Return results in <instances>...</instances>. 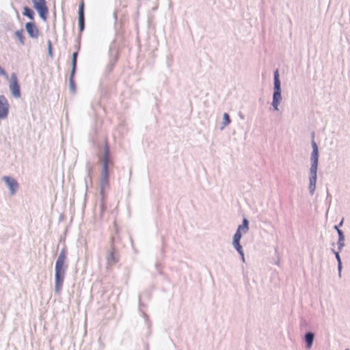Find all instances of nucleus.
I'll return each instance as SVG.
<instances>
[{"instance_id":"1","label":"nucleus","mask_w":350,"mask_h":350,"mask_svg":"<svg viewBox=\"0 0 350 350\" xmlns=\"http://www.w3.org/2000/svg\"><path fill=\"white\" fill-rule=\"evenodd\" d=\"M312 151L310 154L311 165L308 172V191L313 196L316 190L317 181V170L319 165V148L314 139L311 142Z\"/></svg>"},{"instance_id":"2","label":"nucleus","mask_w":350,"mask_h":350,"mask_svg":"<svg viewBox=\"0 0 350 350\" xmlns=\"http://www.w3.org/2000/svg\"><path fill=\"white\" fill-rule=\"evenodd\" d=\"M281 100H282V95H281L280 81L279 79L278 70H276L274 72L273 94V100H272V106L275 111L279 110V105H280Z\"/></svg>"},{"instance_id":"3","label":"nucleus","mask_w":350,"mask_h":350,"mask_svg":"<svg viewBox=\"0 0 350 350\" xmlns=\"http://www.w3.org/2000/svg\"><path fill=\"white\" fill-rule=\"evenodd\" d=\"M249 229L248 227V220H243V223L242 225L239 226L236 233L233 237L232 244L234 247L236 248L237 252L241 255L243 259H244L243 252L242 250V247L240 245V239L242 237V233H245L247 232Z\"/></svg>"},{"instance_id":"4","label":"nucleus","mask_w":350,"mask_h":350,"mask_svg":"<svg viewBox=\"0 0 350 350\" xmlns=\"http://www.w3.org/2000/svg\"><path fill=\"white\" fill-rule=\"evenodd\" d=\"M109 172L101 171L99 180V193L100 200L103 202L107 196V192L110 189Z\"/></svg>"},{"instance_id":"5","label":"nucleus","mask_w":350,"mask_h":350,"mask_svg":"<svg viewBox=\"0 0 350 350\" xmlns=\"http://www.w3.org/2000/svg\"><path fill=\"white\" fill-rule=\"evenodd\" d=\"M33 8L37 11L40 17L45 21L47 18L48 8L46 0H31Z\"/></svg>"},{"instance_id":"6","label":"nucleus","mask_w":350,"mask_h":350,"mask_svg":"<svg viewBox=\"0 0 350 350\" xmlns=\"http://www.w3.org/2000/svg\"><path fill=\"white\" fill-rule=\"evenodd\" d=\"M66 259V254L64 251H62L57 258L55 263V275H65L66 265L65 261Z\"/></svg>"},{"instance_id":"7","label":"nucleus","mask_w":350,"mask_h":350,"mask_svg":"<svg viewBox=\"0 0 350 350\" xmlns=\"http://www.w3.org/2000/svg\"><path fill=\"white\" fill-rule=\"evenodd\" d=\"M9 88H10L12 95L14 98H18L21 97V94L20 86H19V84L18 82V79H17L16 75L14 72L11 74Z\"/></svg>"},{"instance_id":"8","label":"nucleus","mask_w":350,"mask_h":350,"mask_svg":"<svg viewBox=\"0 0 350 350\" xmlns=\"http://www.w3.org/2000/svg\"><path fill=\"white\" fill-rule=\"evenodd\" d=\"M9 111V103L3 95H0V119L7 118Z\"/></svg>"},{"instance_id":"9","label":"nucleus","mask_w":350,"mask_h":350,"mask_svg":"<svg viewBox=\"0 0 350 350\" xmlns=\"http://www.w3.org/2000/svg\"><path fill=\"white\" fill-rule=\"evenodd\" d=\"M3 180L8 187L10 195L12 196L15 194L18 188V184L17 181L14 178L8 176H3Z\"/></svg>"},{"instance_id":"10","label":"nucleus","mask_w":350,"mask_h":350,"mask_svg":"<svg viewBox=\"0 0 350 350\" xmlns=\"http://www.w3.org/2000/svg\"><path fill=\"white\" fill-rule=\"evenodd\" d=\"M25 29L31 38L37 39L38 38L39 31L33 23H27L25 24Z\"/></svg>"},{"instance_id":"11","label":"nucleus","mask_w":350,"mask_h":350,"mask_svg":"<svg viewBox=\"0 0 350 350\" xmlns=\"http://www.w3.org/2000/svg\"><path fill=\"white\" fill-rule=\"evenodd\" d=\"M109 150L108 146H106L104 150V154L103 158V167L101 171L109 172Z\"/></svg>"},{"instance_id":"12","label":"nucleus","mask_w":350,"mask_h":350,"mask_svg":"<svg viewBox=\"0 0 350 350\" xmlns=\"http://www.w3.org/2000/svg\"><path fill=\"white\" fill-rule=\"evenodd\" d=\"M83 6V3H81L79 9V25L81 31L83 30L85 25Z\"/></svg>"},{"instance_id":"13","label":"nucleus","mask_w":350,"mask_h":350,"mask_svg":"<svg viewBox=\"0 0 350 350\" xmlns=\"http://www.w3.org/2000/svg\"><path fill=\"white\" fill-rule=\"evenodd\" d=\"M64 275H55V291L59 293L62 287Z\"/></svg>"},{"instance_id":"14","label":"nucleus","mask_w":350,"mask_h":350,"mask_svg":"<svg viewBox=\"0 0 350 350\" xmlns=\"http://www.w3.org/2000/svg\"><path fill=\"white\" fill-rule=\"evenodd\" d=\"M118 260V257L116 254L114 249L110 252L109 256L107 257V262L110 265H113L116 263Z\"/></svg>"},{"instance_id":"15","label":"nucleus","mask_w":350,"mask_h":350,"mask_svg":"<svg viewBox=\"0 0 350 350\" xmlns=\"http://www.w3.org/2000/svg\"><path fill=\"white\" fill-rule=\"evenodd\" d=\"M306 342L307 344V347L310 349L314 340V334L311 332H308L305 336Z\"/></svg>"},{"instance_id":"16","label":"nucleus","mask_w":350,"mask_h":350,"mask_svg":"<svg viewBox=\"0 0 350 350\" xmlns=\"http://www.w3.org/2000/svg\"><path fill=\"white\" fill-rule=\"evenodd\" d=\"M335 228L337 230V232H338V236H339L338 247H339V249H341L344 246L345 237L343 235L342 232L337 226H335Z\"/></svg>"},{"instance_id":"17","label":"nucleus","mask_w":350,"mask_h":350,"mask_svg":"<svg viewBox=\"0 0 350 350\" xmlns=\"http://www.w3.org/2000/svg\"><path fill=\"white\" fill-rule=\"evenodd\" d=\"M15 36L18 39L20 43L22 45H24L25 44V37L23 36V29L17 30L15 32Z\"/></svg>"},{"instance_id":"18","label":"nucleus","mask_w":350,"mask_h":350,"mask_svg":"<svg viewBox=\"0 0 350 350\" xmlns=\"http://www.w3.org/2000/svg\"><path fill=\"white\" fill-rule=\"evenodd\" d=\"M84 183H85V190L88 189V185H92V176L90 173V169H88V172L85 177L84 178Z\"/></svg>"},{"instance_id":"19","label":"nucleus","mask_w":350,"mask_h":350,"mask_svg":"<svg viewBox=\"0 0 350 350\" xmlns=\"http://www.w3.org/2000/svg\"><path fill=\"white\" fill-rule=\"evenodd\" d=\"M23 14L28 17L29 19H33L34 12L31 8L28 7L24 8Z\"/></svg>"},{"instance_id":"20","label":"nucleus","mask_w":350,"mask_h":350,"mask_svg":"<svg viewBox=\"0 0 350 350\" xmlns=\"http://www.w3.org/2000/svg\"><path fill=\"white\" fill-rule=\"evenodd\" d=\"M230 122V120L228 114L227 113H224L223 114V122H222L223 126H222L221 129H224L228 124H229Z\"/></svg>"},{"instance_id":"21","label":"nucleus","mask_w":350,"mask_h":350,"mask_svg":"<svg viewBox=\"0 0 350 350\" xmlns=\"http://www.w3.org/2000/svg\"><path fill=\"white\" fill-rule=\"evenodd\" d=\"M69 88L70 90L74 92L75 91V85L74 79H69Z\"/></svg>"},{"instance_id":"22","label":"nucleus","mask_w":350,"mask_h":350,"mask_svg":"<svg viewBox=\"0 0 350 350\" xmlns=\"http://www.w3.org/2000/svg\"><path fill=\"white\" fill-rule=\"evenodd\" d=\"M47 49H48V53L49 55V56L52 57L53 54H52V44H51V40H48L47 42Z\"/></svg>"},{"instance_id":"23","label":"nucleus","mask_w":350,"mask_h":350,"mask_svg":"<svg viewBox=\"0 0 350 350\" xmlns=\"http://www.w3.org/2000/svg\"><path fill=\"white\" fill-rule=\"evenodd\" d=\"M77 53L75 52L72 54V65L77 66Z\"/></svg>"},{"instance_id":"24","label":"nucleus","mask_w":350,"mask_h":350,"mask_svg":"<svg viewBox=\"0 0 350 350\" xmlns=\"http://www.w3.org/2000/svg\"><path fill=\"white\" fill-rule=\"evenodd\" d=\"M75 71H76V66L72 65V70H71V72H70V78L69 79H73L74 78V75L75 74Z\"/></svg>"},{"instance_id":"25","label":"nucleus","mask_w":350,"mask_h":350,"mask_svg":"<svg viewBox=\"0 0 350 350\" xmlns=\"http://www.w3.org/2000/svg\"><path fill=\"white\" fill-rule=\"evenodd\" d=\"M336 257L338 261L339 267H340V258L338 252H336Z\"/></svg>"},{"instance_id":"26","label":"nucleus","mask_w":350,"mask_h":350,"mask_svg":"<svg viewBox=\"0 0 350 350\" xmlns=\"http://www.w3.org/2000/svg\"><path fill=\"white\" fill-rule=\"evenodd\" d=\"M342 220L340 221V226H342Z\"/></svg>"},{"instance_id":"27","label":"nucleus","mask_w":350,"mask_h":350,"mask_svg":"<svg viewBox=\"0 0 350 350\" xmlns=\"http://www.w3.org/2000/svg\"><path fill=\"white\" fill-rule=\"evenodd\" d=\"M345 350H349V349H346Z\"/></svg>"}]
</instances>
